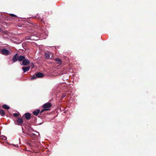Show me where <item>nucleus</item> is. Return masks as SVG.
<instances>
[{
	"mask_svg": "<svg viewBox=\"0 0 156 156\" xmlns=\"http://www.w3.org/2000/svg\"><path fill=\"white\" fill-rule=\"evenodd\" d=\"M2 54L5 55H7L11 54V53L8 50L5 49H3L1 50Z\"/></svg>",
	"mask_w": 156,
	"mask_h": 156,
	"instance_id": "obj_1",
	"label": "nucleus"
},
{
	"mask_svg": "<svg viewBox=\"0 0 156 156\" xmlns=\"http://www.w3.org/2000/svg\"><path fill=\"white\" fill-rule=\"evenodd\" d=\"M30 64V61L27 59H25L22 61V63H21V65L22 66H26L29 65Z\"/></svg>",
	"mask_w": 156,
	"mask_h": 156,
	"instance_id": "obj_2",
	"label": "nucleus"
},
{
	"mask_svg": "<svg viewBox=\"0 0 156 156\" xmlns=\"http://www.w3.org/2000/svg\"><path fill=\"white\" fill-rule=\"evenodd\" d=\"M51 106L52 105L51 103L47 102L43 105V107L45 109H49L48 108H51Z\"/></svg>",
	"mask_w": 156,
	"mask_h": 156,
	"instance_id": "obj_3",
	"label": "nucleus"
},
{
	"mask_svg": "<svg viewBox=\"0 0 156 156\" xmlns=\"http://www.w3.org/2000/svg\"><path fill=\"white\" fill-rule=\"evenodd\" d=\"M18 61V54H16L12 58V62L14 63Z\"/></svg>",
	"mask_w": 156,
	"mask_h": 156,
	"instance_id": "obj_4",
	"label": "nucleus"
},
{
	"mask_svg": "<svg viewBox=\"0 0 156 156\" xmlns=\"http://www.w3.org/2000/svg\"><path fill=\"white\" fill-rule=\"evenodd\" d=\"M23 117L25 118L27 120H29L31 117V114L30 113H26L23 115Z\"/></svg>",
	"mask_w": 156,
	"mask_h": 156,
	"instance_id": "obj_5",
	"label": "nucleus"
},
{
	"mask_svg": "<svg viewBox=\"0 0 156 156\" xmlns=\"http://www.w3.org/2000/svg\"><path fill=\"white\" fill-rule=\"evenodd\" d=\"M17 124L19 126H20L23 122V119L20 118H18L17 119Z\"/></svg>",
	"mask_w": 156,
	"mask_h": 156,
	"instance_id": "obj_6",
	"label": "nucleus"
},
{
	"mask_svg": "<svg viewBox=\"0 0 156 156\" xmlns=\"http://www.w3.org/2000/svg\"><path fill=\"white\" fill-rule=\"evenodd\" d=\"M30 68V67L29 66H28L27 67L23 66L22 67V69L23 71V72L25 73L26 72L28 71L29 70Z\"/></svg>",
	"mask_w": 156,
	"mask_h": 156,
	"instance_id": "obj_7",
	"label": "nucleus"
},
{
	"mask_svg": "<svg viewBox=\"0 0 156 156\" xmlns=\"http://www.w3.org/2000/svg\"><path fill=\"white\" fill-rule=\"evenodd\" d=\"M51 55V54L50 52H46L45 54V58L47 59H49L50 58V56Z\"/></svg>",
	"mask_w": 156,
	"mask_h": 156,
	"instance_id": "obj_8",
	"label": "nucleus"
},
{
	"mask_svg": "<svg viewBox=\"0 0 156 156\" xmlns=\"http://www.w3.org/2000/svg\"><path fill=\"white\" fill-rule=\"evenodd\" d=\"M25 58V57L24 55H18V61L20 62L23 61Z\"/></svg>",
	"mask_w": 156,
	"mask_h": 156,
	"instance_id": "obj_9",
	"label": "nucleus"
},
{
	"mask_svg": "<svg viewBox=\"0 0 156 156\" xmlns=\"http://www.w3.org/2000/svg\"><path fill=\"white\" fill-rule=\"evenodd\" d=\"M36 76L37 78H42L44 76V75L43 73L39 72L36 74Z\"/></svg>",
	"mask_w": 156,
	"mask_h": 156,
	"instance_id": "obj_10",
	"label": "nucleus"
},
{
	"mask_svg": "<svg viewBox=\"0 0 156 156\" xmlns=\"http://www.w3.org/2000/svg\"><path fill=\"white\" fill-rule=\"evenodd\" d=\"M40 112V110L39 109H37L33 112V114L37 116Z\"/></svg>",
	"mask_w": 156,
	"mask_h": 156,
	"instance_id": "obj_11",
	"label": "nucleus"
},
{
	"mask_svg": "<svg viewBox=\"0 0 156 156\" xmlns=\"http://www.w3.org/2000/svg\"><path fill=\"white\" fill-rule=\"evenodd\" d=\"M55 60L57 64L60 65L62 63V61L60 59L56 58L55 59Z\"/></svg>",
	"mask_w": 156,
	"mask_h": 156,
	"instance_id": "obj_12",
	"label": "nucleus"
},
{
	"mask_svg": "<svg viewBox=\"0 0 156 156\" xmlns=\"http://www.w3.org/2000/svg\"><path fill=\"white\" fill-rule=\"evenodd\" d=\"M2 107L5 109H10V107L5 104L3 105Z\"/></svg>",
	"mask_w": 156,
	"mask_h": 156,
	"instance_id": "obj_13",
	"label": "nucleus"
},
{
	"mask_svg": "<svg viewBox=\"0 0 156 156\" xmlns=\"http://www.w3.org/2000/svg\"><path fill=\"white\" fill-rule=\"evenodd\" d=\"M0 114L2 116H4L5 115V111L2 109H1L0 110Z\"/></svg>",
	"mask_w": 156,
	"mask_h": 156,
	"instance_id": "obj_14",
	"label": "nucleus"
},
{
	"mask_svg": "<svg viewBox=\"0 0 156 156\" xmlns=\"http://www.w3.org/2000/svg\"><path fill=\"white\" fill-rule=\"evenodd\" d=\"M40 114L39 115V117L41 119H42L43 117H44V115H45V114L43 113H41V112H40Z\"/></svg>",
	"mask_w": 156,
	"mask_h": 156,
	"instance_id": "obj_15",
	"label": "nucleus"
},
{
	"mask_svg": "<svg viewBox=\"0 0 156 156\" xmlns=\"http://www.w3.org/2000/svg\"><path fill=\"white\" fill-rule=\"evenodd\" d=\"M37 77L36 76V75H33L31 78V80H35L36 79Z\"/></svg>",
	"mask_w": 156,
	"mask_h": 156,
	"instance_id": "obj_16",
	"label": "nucleus"
},
{
	"mask_svg": "<svg viewBox=\"0 0 156 156\" xmlns=\"http://www.w3.org/2000/svg\"><path fill=\"white\" fill-rule=\"evenodd\" d=\"M49 109H45L44 108V109H42L40 112H41V113H43V112L45 110L48 111V110Z\"/></svg>",
	"mask_w": 156,
	"mask_h": 156,
	"instance_id": "obj_17",
	"label": "nucleus"
},
{
	"mask_svg": "<svg viewBox=\"0 0 156 156\" xmlns=\"http://www.w3.org/2000/svg\"><path fill=\"white\" fill-rule=\"evenodd\" d=\"M13 115L15 117H17L19 116V114L17 113H15L13 114Z\"/></svg>",
	"mask_w": 156,
	"mask_h": 156,
	"instance_id": "obj_18",
	"label": "nucleus"
},
{
	"mask_svg": "<svg viewBox=\"0 0 156 156\" xmlns=\"http://www.w3.org/2000/svg\"><path fill=\"white\" fill-rule=\"evenodd\" d=\"M10 16H12V17H17V16L15 15V14H10Z\"/></svg>",
	"mask_w": 156,
	"mask_h": 156,
	"instance_id": "obj_19",
	"label": "nucleus"
},
{
	"mask_svg": "<svg viewBox=\"0 0 156 156\" xmlns=\"http://www.w3.org/2000/svg\"><path fill=\"white\" fill-rule=\"evenodd\" d=\"M66 96V95L65 94H62V99L63 98L65 97Z\"/></svg>",
	"mask_w": 156,
	"mask_h": 156,
	"instance_id": "obj_20",
	"label": "nucleus"
},
{
	"mask_svg": "<svg viewBox=\"0 0 156 156\" xmlns=\"http://www.w3.org/2000/svg\"><path fill=\"white\" fill-rule=\"evenodd\" d=\"M32 135H33V136H34V135H35V134H34V133H33Z\"/></svg>",
	"mask_w": 156,
	"mask_h": 156,
	"instance_id": "obj_21",
	"label": "nucleus"
}]
</instances>
